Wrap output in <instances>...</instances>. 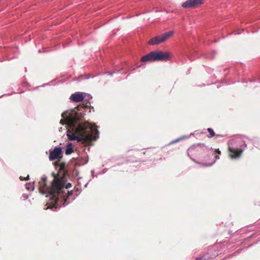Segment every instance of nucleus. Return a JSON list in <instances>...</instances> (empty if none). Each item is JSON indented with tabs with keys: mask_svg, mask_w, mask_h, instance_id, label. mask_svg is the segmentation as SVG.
<instances>
[{
	"mask_svg": "<svg viewBox=\"0 0 260 260\" xmlns=\"http://www.w3.org/2000/svg\"><path fill=\"white\" fill-rule=\"evenodd\" d=\"M83 113L79 109L74 108L63 112L60 120L61 125L67 124L69 128L67 132L68 138L77 142H87L96 140L99 137V132L96 126L84 121Z\"/></svg>",
	"mask_w": 260,
	"mask_h": 260,
	"instance_id": "nucleus-1",
	"label": "nucleus"
},
{
	"mask_svg": "<svg viewBox=\"0 0 260 260\" xmlns=\"http://www.w3.org/2000/svg\"><path fill=\"white\" fill-rule=\"evenodd\" d=\"M54 179L51 187L47 186L45 181H40L39 182L40 192L42 194H47L46 197L50 198V203L47 208L53 209L55 206V202L58 200L56 197L58 193L62 194L64 193L63 186L64 178L63 176H60L55 174L54 172L52 173Z\"/></svg>",
	"mask_w": 260,
	"mask_h": 260,
	"instance_id": "nucleus-2",
	"label": "nucleus"
},
{
	"mask_svg": "<svg viewBox=\"0 0 260 260\" xmlns=\"http://www.w3.org/2000/svg\"><path fill=\"white\" fill-rule=\"evenodd\" d=\"M215 153L220 154V151L219 149L213 151L212 149H210L206 146L204 144L200 143L193 145L187 150L188 155L193 161L196 162H198L197 159H202L204 157L206 153H210L212 155H213Z\"/></svg>",
	"mask_w": 260,
	"mask_h": 260,
	"instance_id": "nucleus-3",
	"label": "nucleus"
},
{
	"mask_svg": "<svg viewBox=\"0 0 260 260\" xmlns=\"http://www.w3.org/2000/svg\"><path fill=\"white\" fill-rule=\"evenodd\" d=\"M228 144L229 155L232 158H239L247 147L245 142L241 138L230 140Z\"/></svg>",
	"mask_w": 260,
	"mask_h": 260,
	"instance_id": "nucleus-4",
	"label": "nucleus"
},
{
	"mask_svg": "<svg viewBox=\"0 0 260 260\" xmlns=\"http://www.w3.org/2000/svg\"><path fill=\"white\" fill-rule=\"evenodd\" d=\"M61 176L64 177L63 175H61ZM64 178L65 180H66V178ZM65 182L66 181H64V184H65ZM71 186V183H67L66 186H64V185L63 186V190H64L65 192L64 193H62V194H60V193H58V194H57L56 197L58 198V200L56 202H55V209H56L58 207H60L61 206L63 207H65L70 203V202L68 201V198L70 196L72 195V193L70 192L69 191H68V192L66 193V189L70 188Z\"/></svg>",
	"mask_w": 260,
	"mask_h": 260,
	"instance_id": "nucleus-5",
	"label": "nucleus"
},
{
	"mask_svg": "<svg viewBox=\"0 0 260 260\" xmlns=\"http://www.w3.org/2000/svg\"><path fill=\"white\" fill-rule=\"evenodd\" d=\"M173 34V31H169L161 35L154 37L149 40L148 44L151 45H155L163 43L171 37Z\"/></svg>",
	"mask_w": 260,
	"mask_h": 260,
	"instance_id": "nucleus-6",
	"label": "nucleus"
},
{
	"mask_svg": "<svg viewBox=\"0 0 260 260\" xmlns=\"http://www.w3.org/2000/svg\"><path fill=\"white\" fill-rule=\"evenodd\" d=\"M153 59L156 61H167L169 60L170 57V54L169 52L162 51H153Z\"/></svg>",
	"mask_w": 260,
	"mask_h": 260,
	"instance_id": "nucleus-7",
	"label": "nucleus"
},
{
	"mask_svg": "<svg viewBox=\"0 0 260 260\" xmlns=\"http://www.w3.org/2000/svg\"><path fill=\"white\" fill-rule=\"evenodd\" d=\"M62 153V148L60 147H55L53 150H50L49 158L50 161L57 159Z\"/></svg>",
	"mask_w": 260,
	"mask_h": 260,
	"instance_id": "nucleus-8",
	"label": "nucleus"
},
{
	"mask_svg": "<svg viewBox=\"0 0 260 260\" xmlns=\"http://www.w3.org/2000/svg\"><path fill=\"white\" fill-rule=\"evenodd\" d=\"M203 3V0H187L182 4L183 8L195 7Z\"/></svg>",
	"mask_w": 260,
	"mask_h": 260,
	"instance_id": "nucleus-9",
	"label": "nucleus"
},
{
	"mask_svg": "<svg viewBox=\"0 0 260 260\" xmlns=\"http://www.w3.org/2000/svg\"><path fill=\"white\" fill-rule=\"evenodd\" d=\"M85 98L84 92H76L70 96V99L75 102H80L82 101Z\"/></svg>",
	"mask_w": 260,
	"mask_h": 260,
	"instance_id": "nucleus-10",
	"label": "nucleus"
},
{
	"mask_svg": "<svg viewBox=\"0 0 260 260\" xmlns=\"http://www.w3.org/2000/svg\"><path fill=\"white\" fill-rule=\"evenodd\" d=\"M153 51L150 53L143 56L141 59V61L142 62H153L154 61V59H153Z\"/></svg>",
	"mask_w": 260,
	"mask_h": 260,
	"instance_id": "nucleus-11",
	"label": "nucleus"
},
{
	"mask_svg": "<svg viewBox=\"0 0 260 260\" xmlns=\"http://www.w3.org/2000/svg\"><path fill=\"white\" fill-rule=\"evenodd\" d=\"M73 144L71 142L68 143L67 144L66 149L65 150V153L66 155H70L72 152H73Z\"/></svg>",
	"mask_w": 260,
	"mask_h": 260,
	"instance_id": "nucleus-12",
	"label": "nucleus"
},
{
	"mask_svg": "<svg viewBox=\"0 0 260 260\" xmlns=\"http://www.w3.org/2000/svg\"><path fill=\"white\" fill-rule=\"evenodd\" d=\"M26 188L29 191H33L35 189V185L34 183H27L25 185Z\"/></svg>",
	"mask_w": 260,
	"mask_h": 260,
	"instance_id": "nucleus-13",
	"label": "nucleus"
},
{
	"mask_svg": "<svg viewBox=\"0 0 260 260\" xmlns=\"http://www.w3.org/2000/svg\"><path fill=\"white\" fill-rule=\"evenodd\" d=\"M188 138H189V136H184L180 137V138H177V139L172 141V142H171L169 143V144L170 145V144H174L175 143L178 142H179L181 140H184V139H187Z\"/></svg>",
	"mask_w": 260,
	"mask_h": 260,
	"instance_id": "nucleus-14",
	"label": "nucleus"
},
{
	"mask_svg": "<svg viewBox=\"0 0 260 260\" xmlns=\"http://www.w3.org/2000/svg\"><path fill=\"white\" fill-rule=\"evenodd\" d=\"M207 131L208 132H209V136H208V137L209 138H211V137H213V136H214L215 135V133L213 131V129L211 128H208L207 129Z\"/></svg>",
	"mask_w": 260,
	"mask_h": 260,
	"instance_id": "nucleus-15",
	"label": "nucleus"
},
{
	"mask_svg": "<svg viewBox=\"0 0 260 260\" xmlns=\"http://www.w3.org/2000/svg\"><path fill=\"white\" fill-rule=\"evenodd\" d=\"M215 159L211 163H210V164H206L205 165H204V166H212L213 164H214L216 161V160L218 159L219 158V156L218 155H216L215 156Z\"/></svg>",
	"mask_w": 260,
	"mask_h": 260,
	"instance_id": "nucleus-16",
	"label": "nucleus"
},
{
	"mask_svg": "<svg viewBox=\"0 0 260 260\" xmlns=\"http://www.w3.org/2000/svg\"><path fill=\"white\" fill-rule=\"evenodd\" d=\"M84 96H85V98H86V100H90L92 99V96L90 94L84 93Z\"/></svg>",
	"mask_w": 260,
	"mask_h": 260,
	"instance_id": "nucleus-17",
	"label": "nucleus"
},
{
	"mask_svg": "<svg viewBox=\"0 0 260 260\" xmlns=\"http://www.w3.org/2000/svg\"><path fill=\"white\" fill-rule=\"evenodd\" d=\"M29 197V196L26 194H22V198L24 200H27Z\"/></svg>",
	"mask_w": 260,
	"mask_h": 260,
	"instance_id": "nucleus-18",
	"label": "nucleus"
},
{
	"mask_svg": "<svg viewBox=\"0 0 260 260\" xmlns=\"http://www.w3.org/2000/svg\"><path fill=\"white\" fill-rule=\"evenodd\" d=\"M47 178L46 176L44 175V176H43L41 177V181H45V182H46Z\"/></svg>",
	"mask_w": 260,
	"mask_h": 260,
	"instance_id": "nucleus-19",
	"label": "nucleus"
},
{
	"mask_svg": "<svg viewBox=\"0 0 260 260\" xmlns=\"http://www.w3.org/2000/svg\"><path fill=\"white\" fill-rule=\"evenodd\" d=\"M29 176H27L26 178L23 177L22 176L20 177V179L21 180H28V179Z\"/></svg>",
	"mask_w": 260,
	"mask_h": 260,
	"instance_id": "nucleus-20",
	"label": "nucleus"
},
{
	"mask_svg": "<svg viewBox=\"0 0 260 260\" xmlns=\"http://www.w3.org/2000/svg\"><path fill=\"white\" fill-rule=\"evenodd\" d=\"M196 260H205V258L203 257H198L196 258Z\"/></svg>",
	"mask_w": 260,
	"mask_h": 260,
	"instance_id": "nucleus-21",
	"label": "nucleus"
},
{
	"mask_svg": "<svg viewBox=\"0 0 260 260\" xmlns=\"http://www.w3.org/2000/svg\"><path fill=\"white\" fill-rule=\"evenodd\" d=\"M106 74H107L108 75H109L110 76H112L113 74V73H110V72H107Z\"/></svg>",
	"mask_w": 260,
	"mask_h": 260,
	"instance_id": "nucleus-22",
	"label": "nucleus"
},
{
	"mask_svg": "<svg viewBox=\"0 0 260 260\" xmlns=\"http://www.w3.org/2000/svg\"><path fill=\"white\" fill-rule=\"evenodd\" d=\"M89 75H88V77H86V79H89Z\"/></svg>",
	"mask_w": 260,
	"mask_h": 260,
	"instance_id": "nucleus-23",
	"label": "nucleus"
},
{
	"mask_svg": "<svg viewBox=\"0 0 260 260\" xmlns=\"http://www.w3.org/2000/svg\"><path fill=\"white\" fill-rule=\"evenodd\" d=\"M5 95V94H4V95ZM4 96V95H3L1 96H0V98L2 97V96Z\"/></svg>",
	"mask_w": 260,
	"mask_h": 260,
	"instance_id": "nucleus-24",
	"label": "nucleus"
}]
</instances>
